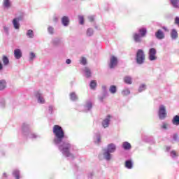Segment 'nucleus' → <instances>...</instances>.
<instances>
[{"mask_svg": "<svg viewBox=\"0 0 179 179\" xmlns=\"http://www.w3.org/2000/svg\"><path fill=\"white\" fill-rule=\"evenodd\" d=\"M53 134L55 135L53 143L59 148V150L62 153L63 156L73 159V155L71 153L72 145L69 143V141H66V136H65L62 127L55 125L53 127Z\"/></svg>", "mask_w": 179, "mask_h": 179, "instance_id": "f257e3e1", "label": "nucleus"}, {"mask_svg": "<svg viewBox=\"0 0 179 179\" xmlns=\"http://www.w3.org/2000/svg\"><path fill=\"white\" fill-rule=\"evenodd\" d=\"M136 59L137 64H138L139 65H142V64L145 62V53L143 52V50L139 49L137 51Z\"/></svg>", "mask_w": 179, "mask_h": 179, "instance_id": "f03ea898", "label": "nucleus"}, {"mask_svg": "<svg viewBox=\"0 0 179 179\" xmlns=\"http://www.w3.org/2000/svg\"><path fill=\"white\" fill-rule=\"evenodd\" d=\"M99 159L100 160H103V159H104L105 160H106V162H110V160L113 159V155H111L110 152H109L105 149L103 150V152L102 154H99Z\"/></svg>", "mask_w": 179, "mask_h": 179, "instance_id": "7ed1b4c3", "label": "nucleus"}, {"mask_svg": "<svg viewBox=\"0 0 179 179\" xmlns=\"http://www.w3.org/2000/svg\"><path fill=\"white\" fill-rule=\"evenodd\" d=\"M158 115L159 120H164L167 117V113L166 112V106L164 105L159 106Z\"/></svg>", "mask_w": 179, "mask_h": 179, "instance_id": "20e7f679", "label": "nucleus"}, {"mask_svg": "<svg viewBox=\"0 0 179 179\" xmlns=\"http://www.w3.org/2000/svg\"><path fill=\"white\" fill-rule=\"evenodd\" d=\"M156 54H157V51L154 48H151L148 52V59L150 61H156L157 59Z\"/></svg>", "mask_w": 179, "mask_h": 179, "instance_id": "39448f33", "label": "nucleus"}, {"mask_svg": "<svg viewBox=\"0 0 179 179\" xmlns=\"http://www.w3.org/2000/svg\"><path fill=\"white\" fill-rule=\"evenodd\" d=\"M117 64H118V59L115 56H111L110 59V64L109 67L110 69H113V68H115L117 66Z\"/></svg>", "mask_w": 179, "mask_h": 179, "instance_id": "423d86ee", "label": "nucleus"}, {"mask_svg": "<svg viewBox=\"0 0 179 179\" xmlns=\"http://www.w3.org/2000/svg\"><path fill=\"white\" fill-rule=\"evenodd\" d=\"M35 96L37 99L38 103H39L40 104H44V103H45V99H44V96L43 95V94L40 92H36L35 94Z\"/></svg>", "mask_w": 179, "mask_h": 179, "instance_id": "0eeeda50", "label": "nucleus"}, {"mask_svg": "<svg viewBox=\"0 0 179 179\" xmlns=\"http://www.w3.org/2000/svg\"><path fill=\"white\" fill-rule=\"evenodd\" d=\"M20 22V18L16 17L13 20V26L15 29V30H19L20 27V24L19 23Z\"/></svg>", "mask_w": 179, "mask_h": 179, "instance_id": "6e6552de", "label": "nucleus"}, {"mask_svg": "<svg viewBox=\"0 0 179 179\" xmlns=\"http://www.w3.org/2000/svg\"><path fill=\"white\" fill-rule=\"evenodd\" d=\"M106 150L110 153H114L117 150V146L114 143H110L108 145L107 149Z\"/></svg>", "mask_w": 179, "mask_h": 179, "instance_id": "1a4fd4ad", "label": "nucleus"}, {"mask_svg": "<svg viewBox=\"0 0 179 179\" xmlns=\"http://www.w3.org/2000/svg\"><path fill=\"white\" fill-rule=\"evenodd\" d=\"M22 55H23V53L22 52V50L15 49L14 50V57L15 59H20Z\"/></svg>", "mask_w": 179, "mask_h": 179, "instance_id": "9d476101", "label": "nucleus"}, {"mask_svg": "<svg viewBox=\"0 0 179 179\" xmlns=\"http://www.w3.org/2000/svg\"><path fill=\"white\" fill-rule=\"evenodd\" d=\"M155 37L158 40H163L164 38V33L163 31L161 29H159L156 33H155Z\"/></svg>", "mask_w": 179, "mask_h": 179, "instance_id": "9b49d317", "label": "nucleus"}, {"mask_svg": "<svg viewBox=\"0 0 179 179\" xmlns=\"http://www.w3.org/2000/svg\"><path fill=\"white\" fill-rule=\"evenodd\" d=\"M110 118H111V116L108 115L106 118H105L102 122V126L103 128H107L110 125Z\"/></svg>", "mask_w": 179, "mask_h": 179, "instance_id": "f8f14e48", "label": "nucleus"}, {"mask_svg": "<svg viewBox=\"0 0 179 179\" xmlns=\"http://www.w3.org/2000/svg\"><path fill=\"white\" fill-rule=\"evenodd\" d=\"M133 38L136 43H142L143 36H141L138 33L134 34Z\"/></svg>", "mask_w": 179, "mask_h": 179, "instance_id": "ddd939ff", "label": "nucleus"}, {"mask_svg": "<svg viewBox=\"0 0 179 179\" xmlns=\"http://www.w3.org/2000/svg\"><path fill=\"white\" fill-rule=\"evenodd\" d=\"M29 128H30V127L29 126V124H27L26 123H24L22 124V131L24 135H26V134H28V132L29 131Z\"/></svg>", "mask_w": 179, "mask_h": 179, "instance_id": "4468645a", "label": "nucleus"}, {"mask_svg": "<svg viewBox=\"0 0 179 179\" xmlns=\"http://www.w3.org/2000/svg\"><path fill=\"white\" fill-rule=\"evenodd\" d=\"M122 148H123L124 150H130L132 146L131 145V143H129V142L124 141L122 143Z\"/></svg>", "mask_w": 179, "mask_h": 179, "instance_id": "2eb2a0df", "label": "nucleus"}, {"mask_svg": "<svg viewBox=\"0 0 179 179\" xmlns=\"http://www.w3.org/2000/svg\"><path fill=\"white\" fill-rule=\"evenodd\" d=\"M3 6L4 9H9L11 6L10 1V0H3Z\"/></svg>", "mask_w": 179, "mask_h": 179, "instance_id": "dca6fc26", "label": "nucleus"}, {"mask_svg": "<svg viewBox=\"0 0 179 179\" xmlns=\"http://www.w3.org/2000/svg\"><path fill=\"white\" fill-rule=\"evenodd\" d=\"M83 71L86 78H90V76H92V71H90L89 67H85Z\"/></svg>", "mask_w": 179, "mask_h": 179, "instance_id": "f3484780", "label": "nucleus"}, {"mask_svg": "<svg viewBox=\"0 0 179 179\" xmlns=\"http://www.w3.org/2000/svg\"><path fill=\"white\" fill-rule=\"evenodd\" d=\"M171 37L172 40H176L178 37V33H177V31L176 29H172L171 32Z\"/></svg>", "mask_w": 179, "mask_h": 179, "instance_id": "a211bd4d", "label": "nucleus"}, {"mask_svg": "<svg viewBox=\"0 0 179 179\" xmlns=\"http://www.w3.org/2000/svg\"><path fill=\"white\" fill-rule=\"evenodd\" d=\"M173 8H176V9H178L179 8V0H169Z\"/></svg>", "mask_w": 179, "mask_h": 179, "instance_id": "6ab92c4d", "label": "nucleus"}, {"mask_svg": "<svg viewBox=\"0 0 179 179\" xmlns=\"http://www.w3.org/2000/svg\"><path fill=\"white\" fill-rule=\"evenodd\" d=\"M6 89V80H0V90H5Z\"/></svg>", "mask_w": 179, "mask_h": 179, "instance_id": "aec40b11", "label": "nucleus"}, {"mask_svg": "<svg viewBox=\"0 0 179 179\" xmlns=\"http://www.w3.org/2000/svg\"><path fill=\"white\" fill-rule=\"evenodd\" d=\"M93 104L90 101H87L85 106V111H90L92 110Z\"/></svg>", "mask_w": 179, "mask_h": 179, "instance_id": "412c9836", "label": "nucleus"}, {"mask_svg": "<svg viewBox=\"0 0 179 179\" xmlns=\"http://www.w3.org/2000/svg\"><path fill=\"white\" fill-rule=\"evenodd\" d=\"M90 87L92 90H94L97 87V82L95 80H91L90 83Z\"/></svg>", "mask_w": 179, "mask_h": 179, "instance_id": "4be33fe9", "label": "nucleus"}, {"mask_svg": "<svg viewBox=\"0 0 179 179\" xmlns=\"http://www.w3.org/2000/svg\"><path fill=\"white\" fill-rule=\"evenodd\" d=\"M125 167L129 169H132V167H134V163H132V161L131 160L126 161Z\"/></svg>", "mask_w": 179, "mask_h": 179, "instance_id": "5701e85b", "label": "nucleus"}, {"mask_svg": "<svg viewBox=\"0 0 179 179\" xmlns=\"http://www.w3.org/2000/svg\"><path fill=\"white\" fill-rule=\"evenodd\" d=\"M62 23L64 26H68L69 24V18H68V17H63L62 19Z\"/></svg>", "mask_w": 179, "mask_h": 179, "instance_id": "b1692460", "label": "nucleus"}, {"mask_svg": "<svg viewBox=\"0 0 179 179\" xmlns=\"http://www.w3.org/2000/svg\"><path fill=\"white\" fill-rule=\"evenodd\" d=\"M94 34V30L92 28H88L86 31V35L87 37H92Z\"/></svg>", "mask_w": 179, "mask_h": 179, "instance_id": "393cba45", "label": "nucleus"}, {"mask_svg": "<svg viewBox=\"0 0 179 179\" xmlns=\"http://www.w3.org/2000/svg\"><path fill=\"white\" fill-rule=\"evenodd\" d=\"M172 124L176 126L179 125V115H176L173 117L172 120Z\"/></svg>", "mask_w": 179, "mask_h": 179, "instance_id": "a878e982", "label": "nucleus"}, {"mask_svg": "<svg viewBox=\"0 0 179 179\" xmlns=\"http://www.w3.org/2000/svg\"><path fill=\"white\" fill-rule=\"evenodd\" d=\"M140 35L141 37H145L146 36V34L148 33V31L146 30V28H141L138 30Z\"/></svg>", "mask_w": 179, "mask_h": 179, "instance_id": "bb28decb", "label": "nucleus"}, {"mask_svg": "<svg viewBox=\"0 0 179 179\" xmlns=\"http://www.w3.org/2000/svg\"><path fill=\"white\" fill-rule=\"evenodd\" d=\"M124 82L127 85H132V78L131 76H126L124 78Z\"/></svg>", "mask_w": 179, "mask_h": 179, "instance_id": "cd10ccee", "label": "nucleus"}, {"mask_svg": "<svg viewBox=\"0 0 179 179\" xmlns=\"http://www.w3.org/2000/svg\"><path fill=\"white\" fill-rule=\"evenodd\" d=\"M109 92L112 94H115L117 93V87H115V85H110L109 88Z\"/></svg>", "mask_w": 179, "mask_h": 179, "instance_id": "c85d7f7f", "label": "nucleus"}, {"mask_svg": "<svg viewBox=\"0 0 179 179\" xmlns=\"http://www.w3.org/2000/svg\"><path fill=\"white\" fill-rule=\"evenodd\" d=\"M70 99L73 101H76L78 100V95L75 92H72L70 94Z\"/></svg>", "mask_w": 179, "mask_h": 179, "instance_id": "c756f323", "label": "nucleus"}, {"mask_svg": "<svg viewBox=\"0 0 179 179\" xmlns=\"http://www.w3.org/2000/svg\"><path fill=\"white\" fill-rule=\"evenodd\" d=\"M122 96H128V94H131V90H129L128 88H124L122 91Z\"/></svg>", "mask_w": 179, "mask_h": 179, "instance_id": "7c9ffc66", "label": "nucleus"}, {"mask_svg": "<svg viewBox=\"0 0 179 179\" xmlns=\"http://www.w3.org/2000/svg\"><path fill=\"white\" fill-rule=\"evenodd\" d=\"M2 61L3 65L6 66V65H9V59L6 56H3Z\"/></svg>", "mask_w": 179, "mask_h": 179, "instance_id": "2f4dec72", "label": "nucleus"}, {"mask_svg": "<svg viewBox=\"0 0 179 179\" xmlns=\"http://www.w3.org/2000/svg\"><path fill=\"white\" fill-rule=\"evenodd\" d=\"M27 36L29 37V38H33V37H34V33L33 32V30H28L27 32Z\"/></svg>", "mask_w": 179, "mask_h": 179, "instance_id": "473e14b6", "label": "nucleus"}, {"mask_svg": "<svg viewBox=\"0 0 179 179\" xmlns=\"http://www.w3.org/2000/svg\"><path fill=\"white\" fill-rule=\"evenodd\" d=\"M59 43H61V39L59 38H55L52 40V44H54L55 45H58V44H59Z\"/></svg>", "mask_w": 179, "mask_h": 179, "instance_id": "72a5a7b5", "label": "nucleus"}, {"mask_svg": "<svg viewBox=\"0 0 179 179\" xmlns=\"http://www.w3.org/2000/svg\"><path fill=\"white\" fill-rule=\"evenodd\" d=\"M143 90H146V85L145 84H142L138 87V92L140 93L143 92Z\"/></svg>", "mask_w": 179, "mask_h": 179, "instance_id": "f704fd0d", "label": "nucleus"}, {"mask_svg": "<svg viewBox=\"0 0 179 179\" xmlns=\"http://www.w3.org/2000/svg\"><path fill=\"white\" fill-rule=\"evenodd\" d=\"M95 143H100L101 142V137L100 136V134H96L95 136Z\"/></svg>", "mask_w": 179, "mask_h": 179, "instance_id": "c9c22d12", "label": "nucleus"}, {"mask_svg": "<svg viewBox=\"0 0 179 179\" xmlns=\"http://www.w3.org/2000/svg\"><path fill=\"white\" fill-rule=\"evenodd\" d=\"M19 174L20 172L18 170H15L13 173V175L14 176V177H15L16 179H20Z\"/></svg>", "mask_w": 179, "mask_h": 179, "instance_id": "e433bc0d", "label": "nucleus"}, {"mask_svg": "<svg viewBox=\"0 0 179 179\" xmlns=\"http://www.w3.org/2000/svg\"><path fill=\"white\" fill-rule=\"evenodd\" d=\"M78 19H79L80 24H84L85 19L83 18V15H79Z\"/></svg>", "mask_w": 179, "mask_h": 179, "instance_id": "4c0bfd02", "label": "nucleus"}, {"mask_svg": "<svg viewBox=\"0 0 179 179\" xmlns=\"http://www.w3.org/2000/svg\"><path fill=\"white\" fill-rule=\"evenodd\" d=\"M36 58V54L34 52H31L29 54V61H33Z\"/></svg>", "mask_w": 179, "mask_h": 179, "instance_id": "58836bf2", "label": "nucleus"}, {"mask_svg": "<svg viewBox=\"0 0 179 179\" xmlns=\"http://www.w3.org/2000/svg\"><path fill=\"white\" fill-rule=\"evenodd\" d=\"M28 136L31 139H36V138H38V136H37V134H29Z\"/></svg>", "mask_w": 179, "mask_h": 179, "instance_id": "ea45409f", "label": "nucleus"}, {"mask_svg": "<svg viewBox=\"0 0 179 179\" xmlns=\"http://www.w3.org/2000/svg\"><path fill=\"white\" fill-rule=\"evenodd\" d=\"M80 64L82 65H86V64H87V61L86 60V59L85 57L81 58Z\"/></svg>", "mask_w": 179, "mask_h": 179, "instance_id": "a19ab883", "label": "nucleus"}, {"mask_svg": "<svg viewBox=\"0 0 179 179\" xmlns=\"http://www.w3.org/2000/svg\"><path fill=\"white\" fill-rule=\"evenodd\" d=\"M48 31L50 34H54V28H52V27H49Z\"/></svg>", "mask_w": 179, "mask_h": 179, "instance_id": "79ce46f5", "label": "nucleus"}, {"mask_svg": "<svg viewBox=\"0 0 179 179\" xmlns=\"http://www.w3.org/2000/svg\"><path fill=\"white\" fill-rule=\"evenodd\" d=\"M54 110H55V108H54L53 106H52V105L49 106V113H50V114H52V111H54Z\"/></svg>", "mask_w": 179, "mask_h": 179, "instance_id": "37998d69", "label": "nucleus"}, {"mask_svg": "<svg viewBox=\"0 0 179 179\" xmlns=\"http://www.w3.org/2000/svg\"><path fill=\"white\" fill-rule=\"evenodd\" d=\"M171 157H173V159H174L175 157H177V152H176V151H171Z\"/></svg>", "mask_w": 179, "mask_h": 179, "instance_id": "c03bdc74", "label": "nucleus"}, {"mask_svg": "<svg viewBox=\"0 0 179 179\" xmlns=\"http://www.w3.org/2000/svg\"><path fill=\"white\" fill-rule=\"evenodd\" d=\"M168 127H169V124H167V123H166V122H163V123H162V128L163 129H167Z\"/></svg>", "mask_w": 179, "mask_h": 179, "instance_id": "a18cd8bd", "label": "nucleus"}, {"mask_svg": "<svg viewBox=\"0 0 179 179\" xmlns=\"http://www.w3.org/2000/svg\"><path fill=\"white\" fill-rule=\"evenodd\" d=\"M105 89V99L106 97H108V92H107V86L105 85V87H103Z\"/></svg>", "mask_w": 179, "mask_h": 179, "instance_id": "49530a36", "label": "nucleus"}, {"mask_svg": "<svg viewBox=\"0 0 179 179\" xmlns=\"http://www.w3.org/2000/svg\"><path fill=\"white\" fill-rule=\"evenodd\" d=\"M175 24L179 27V17H176L175 18Z\"/></svg>", "mask_w": 179, "mask_h": 179, "instance_id": "de8ad7c7", "label": "nucleus"}, {"mask_svg": "<svg viewBox=\"0 0 179 179\" xmlns=\"http://www.w3.org/2000/svg\"><path fill=\"white\" fill-rule=\"evenodd\" d=\"M88 19H89L90 22H93V20H94V16L90 15L88 17Z\"/></svg>", "mask_w": 179, "mask_h": 179, "instance_id": "09e8293b", "label": "nucleus"}, {"mask_svg": "<svg viewBox=\"0 0 179 179\" xmlns=\"http://www.w3.org/2000/svg\"><path fill=\"white\" fill-rule=\"evenodd\" d=\"M3 30L8 33V31H9V27H6V26H4L3 27Z\"/></svg>", "mask_w": 179, "mask_h": 179, "instance_id": "8fccbe9b", "label": "nucleus"}, {"mask_svg": "<svg viewBox=\"0 0 179 179\" xmlns=\"http://www.w3.org/2000/svg\"><path fill=\"white\" fill-rule=\"evenodd\" d=\"M173 141H178V136L176 134L173 135Z\"/></svg>", "mask_w": 179, "mask_h": 179, "instance_id": "3c124183", "label": "nucleus"}, {"mask_svg": "<svg viewBox=\"0 0 179 179\" xmlns=\"http://www.w3.org/2000/svg\"><path fill=\"white\" fill-rule=\"evenodd\" d=\"M3 69V65L2 64V63L0 62V72L1 71H2Z\"/></svg>", "mask_w": 179, "mask_h": 179, "instance_id": "603ef678", "label": "nucleus"}, {"mask_svg": "<svg viewBox=\"0 0 179 179\" xmlns=\"http://www.w3.org/2000/svg\"><path fill=\"white\" fill-rule=\"evenodd\" d=\"M71 61L70 59H67L66 60V64H71Z\"/></svg>", "mask_w": 179, "mask_h": 179, "instance_id": "864d4df0", "label": "nucleus"}, {"mask_svg": "<svg viewBox=\"0 0 179 179\" xmlns=\"http://www.w3.org/2000/svg\"><path fill=\"white\" fill-rule=\"evenodd\" d=\"M171 149V147H166V150H167V152H169V150H170Z\"/></svg>", "mask_w": 179, "mask_h": 179, "instance_id": "5fc2aeb1", "label": "nucleus"}, {"mask_svg": "<svg viewBox=\"0 0 179 179\" xmlns=\"http://www.w3.org/2000/svg\"><path fill=\"white\" fill-rule=\"evenodd\" d=\"M104 99V97H100L99 98V100H100V101H103V99Z\"/></svg>", "mask_w": 179, "mask_h": 179, "instance_id": "6e6d98bb", "label": "nucleus"}, {"mask_svg": "<svg viewBox=\"0 0 179 179\" xmlns=\"http://www.w3.org/2000/svg\"><path fill=\"white\" fill-rule=\"evenodd\" d=\"M3 107H5V103H3V104L1 105V108H3Z\"/></svg>", "mask_w": 179, "mask_h": 179, "instance_id": "4d7b16f0", "label": "nucleus"}, {"mask_svg": "<svg viewBox=\"0 0 179 179\" xmlns=\"http://www.w3.org/2000/svg\"><path fill=\"white\" fill-rule=\"evenodd\" d=\"M3 176H4L5 177H6V173H3Z\"/></svg>", "mask_w": 179, "mask_h": 179, "instance_id": "13d9d810", "label": "nucleus"}, {"mask_svg": "<svg viewBox=\"0 0 179 179\" xmlns=\"http://www.w3.org/2000/svg\"><path fill=\"white\" fill-rule=\"evenodd\" d=\"M164 30H166V28H165V27H164Z\"/></svg>", "mask_w": 179, "mask_h": 179, "instance_id": "bf43d9fd", "label": "nucleus"}]
</instances>
